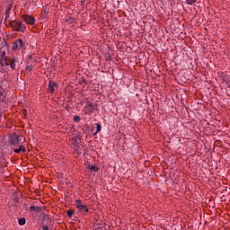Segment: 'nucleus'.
Listing matches in <instances>:
<instances>
[{
	"label": "nucleus",
	"instance_id": "f257e3e1",
	"mask_svg": "<svg viewBox=\"0 0 230 230\" xmlns=\"http://www.w3.org/2000/svg\"><path fill=\"white\" fill-rule=\"evenodd\" d=\"M75 207L77 208L79 213H81V215H87V213H89V208H87V205H84L82 202V199H76L75 200Z\"/></svg>",
	"mask_w": 230,
	"mask_h": 230
},
{
	"label": "nucleus",
	"instance_id": "f03ea898",
	"mask_svg": "<svg viewBox=\"0 0 230 230\" xmlns=\"http://www.w3.org/2000/svg\"><path fill=\"white\" fill-rule=\"evenodd\" d=\"M22 19H23V21H25L26 24H31V26L35 25V18L31 15L23 14L22 16Z\"/></svg>",
	"mask_w": 230,
	"mask_h": 230
},
{
	"label": "nucleus",
	"instance_id": "7ed1b4c3",
	"mask_svg": "<svg viewBox=\"0 0 230 230\" xmlns=\"http://www.w3.org/2000/svg\"><path fill=\"white\" fill-rule=\"evenodd\" d=\"M22 46H24L22 40V39L16 40L13 46V51H19V49H22Z\"/></svg>",
	"mask_w": 230,
	"mask_h": 230
},
{
	"label": "nucleus",
	"instance_id": "20e7f679",
	"mask_svg": "<svg viewBox=\"0 0 230 230\" xmlns=\"http://www.w3.org/2000/svg\"><path fill=\"white\" fill-rule=\"evenodd\" d=\"M9 145H19V136L17 134H12L9 137Z\"/></svg>",
	"mask_w": 230,
	"mask_h": 230
},
{
	"label": "nucleus",
	"instance_id": "39448f33",
	"mask_svg": "<svg viewBox=\"0 0 230 230\" xmlns=\"http://www.w3.org/2000/svg\"><path fill=\"white\" fill-rule=\"evenodd\" d=\"M5 66H10L11 69H15V58H4Z\"/></svg>",
	"mask_w": 230,
	"mask_h": 230
},
{
	"label": "nucleus",
	"instance_id": "423d86ee",
	"mask_svg": "<svg viewBox=\"0 0 230 230\" xmlns=\"http://www.w3.org/2000/svg\"><path fill=\"white\" fill-rule=\"evenodd\" d=\"M19 22L20 21H11L9 24L11 28H13V30H15V31H17V30H19Z\"/></svg>",
	"mask_w": 230,
	"mask_h": 230
},
{
	"label": "nucleus",
	"instance_id": "0eeeda50",
	"mask_svg": "<svg viewBox=\"0 0 230 230\" xmlns=\"http://www.w3.org/2000/svg\"><path fill=\"white\" fill-rule=\"evenodd\" d=\"M13 7V4H9L7 5V8L5 10V21L6 19H9L10 18V12H12V8Z\"/></svg>",
	"mask_w": 230,
	"mask_h": 230
},
{
	"label": "nucleus",
	"instance_id": "6e6552de",
	"mask_svg": "<svg viewBox=\"0 0 230 230\" xmlns=\"http://www.w3.org/2000/svg\"><path fill=\"white\" fill-rule=\"evenodd\" d=\"M17 31H22V33L26 31V25L22 22H19Z\"/></svg>",
	"mask_w": 230,
	"mask_h": 230
},
{
	"label": "nucleus",
	"instance_id": "1a4fd4ad",
	"mask_svg": "<svg viewBox=\"0 0 230 230\" xmlns=\"http://www.w3.org/2000/svg\"><path fill=\"white\" fill-rule=\"evenodd\" d=\"M85 109L88 110V112H93L94 111V104L93 102H86Z\"/></svg>",
	"mask_w": 230,
	"mask_h": 230
},
{
	"label": "nucleus",
	"instance_id": "9d476101",
	"mask_svg": "<svg viewBox=\"0 0 230 230\" xmlns=\"http://www.w3.org/2000/svg\"><path fill=\"white\" fill-rule=\"evenodd\" d=\"M55 85H57V84H55V82L49 81V88H48L49 93H55Z\"/></svg>",
	"mask_w": 230,
	"mask_h": 230
},
{
	"label": "nucleus",
	"instance_id": "9b49d317",
	"mask_svg": "<svg viewBox=\"0 0 230 230\" xmlns=\"http://www.w3.org/2000/svg\"><path fill=\"white\" fill-rule=\"evenodd\" d=\"M30 210L34 211L35 213H40V211H42V208L36 207V206H31Z\"/></svg>",
	"mask_w": 230,
	"mask_h": 230
},
{
	"label": "nucleus",
	"instance_id": "f8f14e48",
	"mask_svg": "<svg viewBox=\"0 0 230 230\" xmlns=\"http://www.w3.org/2000/svg\"><path fill=\"white\" fill-rule=\"evenodd\" d=\"M89 170H92V172H99L100 171V168L96 165H93V164H90L88 166Z\"/></svg>",
	"mask_w": 230,
	"mask_h": 230
},
{
	"label": "nucleus",
	"instance_id": "ddd939ff",
	"mask_svg": "<svg viewBox=\"0 0 230 230\" xmlns=\"http://www.w3.org/2000/svg\"><path fill=\"white\" fill-rule=\"evenodd\" d=\"M19 226H24L26 224V218L22 217L18 221Z\"/></svg>",
	"mask_w": 230,
	"mask_h": 230
},
{
	"label": "nucleus",
	"instance_id": "4468645a",
	"mask_svg": "<svg viewBox=\"0 0 230 230\" xmlns=\"http://www.w3.org/2000/svg\"><path fill=\"white\" fill-rule=\"evenodd\" d=\"M73 215H75V210H73V209L67 210L68 218H71L73 217Z\"/></svg>",
	"mask_w": 230,
	"mask_h": 230
},
{
	"label": "nucleus",
	"instance_id": "2eb2a0df",
	"mask_svg": "<svg viewBox=\"0 0 230 230\" xmlns=\"http://www.w3.org/2000/svg\"><path fill=\"white\" fill-rule=\"evenodd\" d=\"M96 128H97V130L96 132L94 133V135L98 134V132H100V130H102V125H100L99 123L96 124Z\"/></svg>",
	"mask_w": 230,
	"mask_h": 230
},
{
	"label": "nucleus",
	"instance_id": "dca6fc26",
	"mask_svg": "<svg viewBox=\"0 0 230 230\" xmlns=\"http://www.w3.org/2000/svg\"><path fill=\"white\" fill-rule=\"evenodd\" d=\"M25 71L26 72L33 71V66L30 65V66H26Z\"/></svg>",
	"mask_w": 230,
	"mask_h": 230
},
{
	"label": "nucleus",
	"instance_id": "f3484780",
	"mask_svg": "<svg viewBox=\"0 0 230 230\" xmlns=\"http://www.w3.org/2000/svg\"><path fill=\"white\" fill-rule=\"evenodd\" d=\"M74 121L75 123H78L80 121V116H78V115L74 116Z\"/></svg>",
	"mask_w": 230,
	"mask_h": 230
},
{
	"label": "nucleus",
	"instance_id": "a211bd4d",
	"mask_svg": "<svg viewBox=\"0 0 230 230\" xmlns=\"http://www.w3.org/2000/svg\"><path fill=\"white\" fill-rule=\"evenodd\" d=\"M19 150H20V152H26V147L24 146L21 145L19 146Z\"/></svg>",
	"mask_w": 230,
	"mask_h": 230
},
{
	"label": "nucleus",
	"instance_id": "6ab92c4d",
	"mask_svg": "<svg viewBox=\"0 0 230 230\" xmlns=\"http://www.w3.org/2000/svg\"><path fill=\"white\" fill-rule=\"evenodd\" d=\"M187 4H193L195 2L193 0H186Z\"/></svg>",
	"mask_w": 230,
	"mask_h": 230
},
{
	"label": "nucleus",
	"instance_id": "aec40b11",
	"mask_svg": "<svg viewBox=\"0 0 230 230\" xmlns=\"http://www.w3.org/2000/svg\"><path fill=\"white\" fill-rule=\"evenodd\" d=\"M42 230H49V226H42Z\"/></svg>",
	"mask_w": 230,
	"mask_h": 230
},
{
	"label": "nucleus",
	"instance_id": "412c9836",
	"mask_svg": "<svg viewBox=\"0 0 230 230\" xmlns=\"http://www.w3.org/2000/svg\"><path fill=\"white\" fill-rule=\"evenodd\" d=\"M21 152V150H19V148L18 149H14V153L15 154H19Z\"/></svg>",
	"mask_w": 230,
	"mask_h": 230
},
{
	"label": "nucleus",
	"instance_id": "4be33fe9",
	"mask_svg": "<svg viewBox=\"0 0 230 230\" xmlns=\"http://www.w3.org/2000/svg\"><path fill=\"white\" fill-rule=\"evenodd\" d=\"M26 112H27L26 110H22V115L23 116H26Z\"/></svg>",
	"mask_w": 230,
	"mask_h": 230
},
{
	"label": "nucleus",
	"instance_id": "5701e85b",
	"mask_svg": "<svg viewBox=\"0 0 230 230\" xmlns=\"http://www.w3.org/2000/svg\"><path fill=\"white\" fill-rule=\"evenodd\" d=\"M93 106H94V109H98V103L95 102V103L93 104Z\"/></svg>",
	"mask_w": 230,
	"mask_h": 230
},
{
	"label": "nucleus",
	"instance_id": "b1692460",
	"mask_svg": "<svg viewBox=\"0 0 230 230\" xmlns=\"http://www.w3.org/2000/svg\"><path fill=\"white\" fill-rule=\"evenodd\" d=\"M83 82H84V84H85V85H87V80L83 79Z\"/></svg>",
	"mask_w": 230,
	"mask_h": 230
},
{
	"label": "nucleus",
	"instance_id": "393cba45",
	"mask_svg": "<svg viewBox=\"0 0 230 230\" xmlns=\"http://www.w3.org/2000/svg\"><path fill=\"white\" fill-rule=\"evenodd\" d=\"M73 22H68L69 24H73Z\"/></svg>",
	"mask_w": 230,
	"mask_h": 230
},
{
	"label": "nucleus",
	"instance_id": "a878e982",
	"mask_svg": "<svg viewBox=\"0 0 230 230\" xmlns=\"http://www.w3.org/2000/svg\"><path fill=\"white\" fill-rule=\"evenodd\" d=\"M0 96H3V92L0 91Z\"/></svg>",
	"mask_w": 230,
	"mask_h": 230
},
{
	"label": "nucleus",
	"instance_id": "bb28decb",
	"mask_svg": "<svg viewBox=\"0 0 230 230\" xmlns=\"http://www.w3.org/2000/svg\"><path fill=\"white\" fill-rule=\"evenodd\" d=\"M194 3H197V0H192Z\"/></svg>",
	"mask_w": 230,
	"mask_h": 230
},
{
	"label": "nucleus",
	"instance_id": "cd10ccee",
	"mask_svg": "<svg viewBox=\"0 0 230 230\" xmlns=\"http://www.w3.org/2000/svg\"><path fill=\"white\" fill-rule=\"evenodd\" d=\"M29 58H31V56H30Z\"/></svg>",
	"mask_w": 230,
	"mask_h": 230
}]
</instances>
